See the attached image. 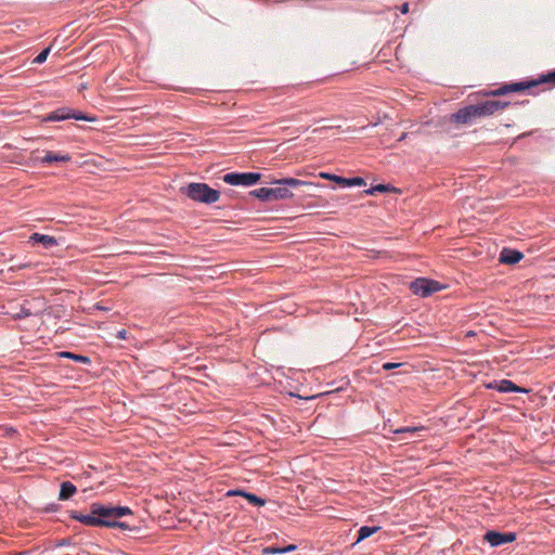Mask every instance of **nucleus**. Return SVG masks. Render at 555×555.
<instances>
[{
    "mask_svg": "<svg viewBox=\"0 0 555 555\" xmlns=\"http://www.w3.org/2000/svg\"><path fill=\"white\" fill-rule=\"evenodd\" d=\"M295 548H296V546H295V545L289 544L288 546L281 548V553H283V554H284V553H287V552L294 551Z\"/></svg>",
    "mask_w": 555,
    "mask_h": 555,
    "instance_id": "obj_31",
    "label": "nucleus"
},
{
    "mask_svg": "<svg viewBox=\"0 0 555 555\" xmlns=\"http://www.w3.org/2000/svg\"><path fill=\"white\" fill-rule=\"evenodd\" d=\"M261 178L258 172H230L222 180L230 185L249 186L256 184Z\"/></svg>",
    "mask_w": 555,
    "mask_h": 555,
    "instance_id": "obj_4",
    "label": "nucleus"
},
{
    "mask_svg": "<svg viewBox=\"0 0 555 555\" xmlns=\"http://www.w3.org/2000/svg\"><path fill=\"white\" fill-rule=\"evenodd\" d=\"M30 241L33 243L41 244L46 248H52L57 245V241L55 237L47 234L34 233L30 236Z\"/></svg>",
    "mask_w": 555,
    "mask_h": 555,
    "instance_id": "obj_13",
    "label": "nucleus"
},
{
    "mask_svg": "<svg viewBox=\"0 0 555 555\" xmlns=\"http://www.w3.org/2000/svg\"><path fill=\"white\" fill-rule=\"evenodd\" d=\"M49 53H50V48H47V49L42 50V51H41V52H40V53H39V54L34 59V63H35V64H41V63H43V62L47 60V57H48Z\"/></svg>",
    "mask_w": 555,
    "mask_h": 555,
    "instance_id": "obj_23",
    "label": "nucleus"
},
{
    "mask_svg": "<svg viewBox=\"0 0 555 555\" xmlns=\"http://www.w3.org/2000/svg\"><path fill=\"white\" fill-rule=\"evenodd\" d=\"M379 529V527H367V526H363L359 529V537L357 539V542H360L369 537H371L373 533H375L377 530Z\"/></svg>",
    "mask_w": 555,
    "mask_h": 555,
    "instance_id": "obj_20",
    "label": "nucleus"
},
{
    "mask_svg": "<svg viewBox=\"0 0 555 555\" xmlns=\"http://www.w3.org/2000/svg\"><path fill=\"white\" fill-rule=\"evenodd\" d=\"M228 495H242L244 496L250 504L255 505V506H263L266 501L259 496H257L256 494H253V493H248V492H244V491H241V490H236V491H229L228 492Z\"/></svg>",
    "mask_w": 555,
    "mask_h": 555,
    "instance_id": "obj_14",
    "label": "nucleus"
},
{
    "mask_svg": "<svg viewBox=\"0 0 555 555\" xmlns=\"http://www.w3.org/2000/svg\"><path fill=\"white\" fill-rule=\"evenodd\" d=\"M540 82H554L555 83V70L548 73L547 75L542 76V78L538 81Z\"/></svg>",
    "mask_w": 555,
    "mask_h": 555,
    "instance_id": "obj_24",
    "label": "nucleus"
},
{
    "mask_svg": "<svg viewBox=\"0 0 555 555\" xmlns=\"http://www.w3.org/2000/svg\"><path fill=\"white\" fill-rule=\"evenodd\" d=\"M390 190H396L395 188H391L389 184H377L375 186H372L371 189L366 190L365 193L369 195H374L376 192H387Z\"/></svg>",
    "mask_w": 555,
    "mask_h": 555,
    "instance_id": "obj_21",
    "label": "nucleus"
},
{
    "mask_svg": "<svg viewBox=\"0 0 555 555\" xmlns=\"http://www.w3.org/2000/svg\"><path fill=\"white\" fill-rule=\"evenodd\" d=\"M421 429L422 428H418V427H403V428L397 429L396 433L397 434H400V433H415V431H418Z\"/></svg>",
    "mask_w": 555,
    "mask_h": 555,
    "instance_id": "obj_27",
    "label": "nucleus"
},
{
    "mask_svg": "<svg viewBox=\"0 0 555 555\" xmlns=\"http://www.w3.org/2000/svg\"><path fill=\"white\" fill-rule=\"evenodd\" d=\"M90 508L93 515L105 517L104 527L120 528L122 530H128L130 528L127 522L117 520L118 518L132 514L131 509L127 506H112L101 503H92Z\"/></svg>",
    "mask_w": 555,
    "mask_h": 555,
    "instance_id": "obj_1",
    "label": "nucleus"
},
{
    "mask_svg": "<svg viewBox=\"0 0 555 555\" xmlns=\"http://www.w3.org/2000/svg\"><path fill=\"white\" fill-rule=\"evenodd\" d=\"M70 518L78 520L82 522L86 526L90 527H104L105 524V517L93 515V513L90 511L89 515H83L79 512H73L70 514Z\"/></svg>",
    "mask_w": 555,
    "mask_h": 555,
    "instance_id": "obj_9",
    "label": "nucleus"
},
{
    "mask_svg": "<svg viewBox=\"0 0 555 555\" xmlns=\"http://www.w3.org/2000/svg\"><path fill=\"white\" fill-rule=\"evenodd\" d=\"M29 314H30L29 310H26L25 308H22V312L20 314H17V315L21 318V317H27Z\"/></svg>",
    "mask_w": 555,
    "mask_h": 555,
    "instance_id": "obj_34",
    "label": "nucleus"
},
{
    "mask_svg": "<svg viewBox=\"0 0 555 555\" xmlns=\"http://www.w3.org/2000/svg\"><path fill=\"white\" fill-rule=\"evenodd\" d=\"M401 365H402V363L386 362V363L383 364V369L386 370V371H390V370L400 367Z\"/></svg>",
    "mask_w": 555,
    "mask_h": 555,
    "instance_id": "obj_26",
    "label": "nucleus"
},
{
    "mask_svg": "<svg viewBox=\"0 0 555 555\" xmlns=\"http://www.w3.org/2000/svg\"><path fill=\"white\" fill-rule=\"evenodd\" d=\"M474 105H468L456 113L452 114L450 120L456 124H469L473 119L477 118V113Z\"/></svg>",
    "mask_w": 555,
    "mask_h": 555,
    "instance_id": "obj_10",
    "label": "nucleus"
},
{
    "mask_svg": "<svg viewBox=\"0 0 555 555\" xmlns=\"http://www.w3.org/2000/svg\"><path fill=\"white\" fill-rule=\"evenodd\" d=\"M250 195H253L261 201H264V202H272L270 188H260V189L254 190L250 192Z\"/></svg>",
    "mask_w": 555,
    "mask_h": 555,
    "instance_id": "obj_19",
    "label": "nucleus"
},
{
    "mask_svg": "<svg viewBox=\"0 0 555 555\" xmlns=\"http://www.w3.org/2000/svg\"><path fill=\"white\" fill-rule=\"evenodd\" d=\"M181 191L191 199L205 204L216 203L220 197L219 191L211 189L206 183H190Z\"/></svg>",
    "mask_w": 555,
    "mask_h": 555,
    "instance_id": "obj_2",
    "label": "nucleus"
},
{
    "mask_svg": "<svg viewBox=\"0 0 555 555\" xmlns=\"http://www.w3.org/2000/svg\"><path fill=\"white\" fill-rule=\"evenodd\" d=\"M538 81H530V82H514L504 85L491 92L492 95L499 96V95H505L511 92H520L526 89H529L530 87L537 86Z\"/></svg>",
    "mask_w": 555,
    "mask_h": 555,
    "instance_id": "obj_7",
    "label": "nucleus"
},
{
    "mask_svg": "<svg viewBox=\"0 0 555 555\" xmlns=\"http://www.w3.org/2000/svg\"><path fill=\"white\" fill-rule=\"evenodd\" d=\"M335 182L340 184L341 186H361L365 185V181L363 178L356 177L351 179L347 178H335Z\"/></svg>",
    "mask_w": 555,
    "mask_h": 555,
    "instance_id": "obj_17",
    "label": "nucleus"
},
{
    "mask_svg": "<svg viewBox=\"0 0 555 555\" xmlns=\"http://www.w3.org/2000/svg\"><path fill=\"white\" fill-rule=\"evenodd\" d=\"M524 255L515 249L503 248L500 254V262L505 264H515L522 259Z\"/></svg>",
    "mask_w": 555,
    "mask_h": 555,
    "instance_id": "obj_11",
    "label": "nucleus"
},
{
    "mask_svg": "<svg viewBox=\"0 0 555 555\" xmlns=\"http://www.w3.org/2000/svg\"><path fill=\"white\" fill-rule=\"evenodd\" d=\"M70 160V156L68 154H56L53 152H47L46 155L41 158V163H53V162H62L66 163Z\"/></svg>",
    "mask_w": 555,
    "mask_h": 555,
    "instance_id": "obj_15",
    "label": "nucleus"
},
{
    "mask_svg": "<svg viewBox=\"0 0 555 555\" xmlns=\"http://www.w3.org/2000/svg\"><path fill=\"white\" fill-rule=\"evenodd\" d=\"M400 11L402 14H406L409 12V4L408 3H403L400 8Z\"/></svg>",
    "mask_w": 555,
    "mask_h": 555,
    "instance_id": "obj_32",
    "label": "nucleus"
},
{
    "mask_svg": "<svg viewBox=\"0 0 555 555\" xmlns=\"http://www.w3.org/2000/svg\"><path fill=\"white\" fill-rule=\"evenodd\" d=\"M70 118H74V119H77V120H88V121H92L94 120L93 117H88L81 113H70Z\"/></svg>",
    "mask_w": 555,
    "mask_h": 555,
    "instance_id": "obj_25",
    "label": "nucleus"
},
{
    "mask_svg": "<svg viewBox=\"0 0 555 555\" xmlns=\"http://www.w3.org/2000/svg\"><path fill=\"white\" fill-rule=\"evenodd\" d=\"M273 183L276 186L270 188L272 202L291 198L293 196V193L291 192L289 188H297L299 185L306 184V182L295 178H285L276 180Z\"/></svg>",
    "mask_w": 555,
    "mask_h": 555,
    "instance_id": "obj_3",
    "label": "nucleus"
},
{
    "mask_svg": "<svg viewBox=\"0 0 555 555\" xmlns=\"http://www.w3.org/2000/svg\"><path fill=\"white\" fill-rule=\"evenodd\" d=\"M321 177L332 181H335V178H340L339 176L332 173H321Z\"/></svg>",
    "mask_w": 555,
    "mask_h": 555,
    "instance_id": "obj_29",
    "label": "nucleus"
},
{
    "mask_svg": "<svg viewBox=\"0 0 555 555\" xmlns=\"http://www.w3.org/2000/svg\"><path fill=\"white\" fill-rule=\"evenodd\" d=\"M61 357L70 358L77 362L85 363V364L90 362V359L86 356L75 354V353L67 352V351L61 352Z\"/></svg>",
    "mask_w": 555,
    "mask_h": 555,
    "instance_id": "obj_22",
    "label": "nucleus"
},
{
    "mask_svg": "<svg viewBox=\"0 0 555 555\" xmlns=\"http://www.w3.org/2000/svg\"><path fill=\"white\" fill-rule=\"evenodd\" d=\"M410 288L417 296L428 297L431 294L440 291L441 286L437 281L418 278L411 282Z\"/></svg>",
    "mask_w": 555,
    "mask_h": 555,
    "instance_id": "obj_5",
    "label": "nucleus"
},
{
    "mask_svg": "<svg viewBox=\"0 0 555 555\" xmlns=\"http://www.w3.org/2000/svg\"><path fill=\"white\" fill-rule=\"evenodd\" d=\"M75 492H76V487L69 481H64L61 485L59 499L63 500V501L68 500L70 496H73L75 494Z\"/></svg>",
    "mask_w": 555,
    "mask_h": 555,
    "instance_id": "obj_16",
    "label": "nucleus"
},
{
    "mask_svg": "<svg viewBox=\"0 0 555 555\" xmlns=\"http://www.w3.org/2000/svg\"><path fill=\"white\" fill-rule=\"evenodd\" d=\"M264 552L268 554H282L280 547H267Z\"/></svg>",
    "mask_w": 555,
    "mask_h": 555,
    "instance_id": "obj_28",
    "label": "nucleus"
},
{
    "mask_svg": "<svg viewBox=\"0 0 555 555\" xmlns=\"http://www.w3.org/2000/svg\"><path fill=\"white\" fill-rule=\"evenodd\" d=\"M488 387L495 388L500 392H527L526 389L518 387L517 385H515L513 382H511L508 379H502L499 383H495L494 386L492 384H490Z\"/></svg>",
    "mask_w": 555,
    "mask_h": 555,
    "instance_id": "obj_12",
    "label": "nucleus"
},
{
    "mask_svg": "<svg viewBox=\"0 0 555 555\" xmlns=\"http://www.w3.org/2000/svg\"><path fill=\"white\" fill-rule=\"evenodd\" d=\"M127 331L126 330H121V331H118L117 333V338L119 339H126L127 338Z\"/></svg>",
    "mask_w": 555,
    "mask_h": 555,
    "instance_id": "obj_30",
    "label": "nucleus"
},
{
    "mask_svg": "<svg viewBox=\"0 0 555 555\" xmlns=\"http://www.w3.org/2000/svg\"><path fill=\"white\" fill-rule=\"evenodd\" d=\"M94 309H96V310H103V311H108V310H109V308L104 307V306H102L101 304H96V305L94 306Z\"/></svg>",
    "mask_w": 555,
    "mask_h": 555,
    "instance_id": "obj_33",
    "label": "nucleus"
},
{
    "mask_svg": "<svg viewBox=\"0 0 555 555\" xmlns=\"http://www.w3.org/2000/svg\"><path fill=\"white\" fill-rule=\"evenodd\" d=\"M70 112H67L65 108L57 109L55 112H52L48 117L47 120L49 121H61L70 118Z\"/></svg>",
    "mask_w": 555,
    "mask_h": 555,
    "instance_id": "obj_18",
    "label": "nucleus"
},
{
    "mask_svg": "<svg viewBox=\"0 0 555 555\" xmlns=\"http://www.w3.org/2000/svg\"><path fill=\"white\" fill-rule=\"evenodd\" d=\"M476 108L477 117H486L494 114L495 112L503 109L507 106V103L489 100L482 103L474 105Z\"/></svg>",
    "mask_w": 555,
    "mask_h": 555,
    "instance_id": "obj_6",
    "label": "nucleus"
},
{
    "mask_svg": "<svg viewBox=\"0 0 555 555\" xmlns=\"http://www.w3.org/2000/svg\"><path fill=\"white\" fill-rule=\"evenodd\" d=\"M516 534L513 532L508 533H501L498 531H488L485 534V540L491 545V546H500L505 543H511L515 541Z\"/></svg>",
    "mask_w": 555,
    "mask_h": 555,
    "instance_id": "obj_8",
    "label": "nucleus"
}]
</instances>
